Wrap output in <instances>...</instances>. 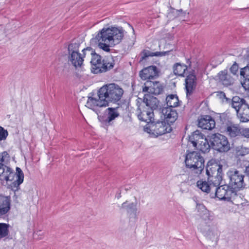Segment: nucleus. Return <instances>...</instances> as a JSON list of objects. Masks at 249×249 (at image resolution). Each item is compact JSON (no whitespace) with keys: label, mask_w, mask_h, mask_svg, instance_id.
Returning a JSON list of instances; mask_svg holds the SVG:
<instances>
[{"label":"nucleus","mask_w":249,"mask_h":249,"mask_svg":"<svg viewBox=\"0 0 249 249\" xmlns=\"http://www.w3.org/2000/svg\"><path fill=\"white\" fill-rule=\"evenodd\" d=\"M241 127L238 124L230 123L224 127L225 133L231 138L241 136Z\"/></svg>","instance_id":"nucleus-21"},{"label":"nucleus","mask_w":249,"mask_h":249,"mask_svg":"<svg viewBox=\"0 0 249 249\" xmlns=\"http://www.w3.org/2000/svg\"><path fill=\"white\" fill-rule=\"evenodd\" d=\"M160 112L164 116L167 124H169L174 123L178 117L177 111L172 108L162 107Z\"/></svg>","instance_id":"nucleus-18"},{"label":"nucleus","mask_w":249,"mask_h":249,"mask_svg":"<svg viewBox=\"0 0 249 249\" xmlns=\"http://www.w3.org/2000/svg\"><path fill=\"white\" fill-rule=\"evenodd\" d=\"M218 77L219 81L225 86H230L233 83V78L226 71H220L218 74Z\"/></svg>","instance_id":"nucleus-28"},{"label":"nucleus","mask_w":249,"mask_h":249,"mask_svg":"<svg viewBox=\"0 0 249 249\" xmlns=\"http://www.w3.org/2000/svg\"><path fill=\"white\" fill-rule=\"evenodd\" d=\"M111 61L108 59H103V63L102 67H100V73L105 72L112 69L114 65V61L112 60V58H111Z\"/></svg>","instance_id":"nucleus-33"},{"label":"nucleus","mask_w":249,"mask_h":249,"mask_svg":"<svg viewBox=\"0 0 249 249\" xmlns=\"http://www.w3.org/2000/svg\"><path fill=\"white\" fill-rule=\"evenodd\" d=\"M124 30L122 27L103 28L96 36L90 40L91 44H98L99 48L109 52L110 51L109 46L106 43L100 42H107L113 44L119 43L124 37Z\"/></svg>","instance_id":"nucleus-2"},{"label":"nucleus","mask_w":249,"mask_h":249,"mask_svg":"<svg viewBox=\"0 0 249 249\" xmlns=\"http://www.w3.org/2000/svg\"><path fill=\"white\" fill-rule=\"evenodd\" d=\"M160 71L159 69L154 65L143 68L139 72V76L142 80L151 81L159 77Z\"/></svg>","instance_id":"nucleus-12"},{"label":"nucleus","mask_w":249,"mask_h":249,"mask_svg":"<svg viewBox=\"0 0 249 249\" xmlns=\"http://www.w3.org/2000/svg\"><path fill=\"white\" fill-rule=\"evenodd\" d=\"M10 161V156L7 151L0 153V174L1 171L9 167L7 165Z\"/></svg>","instance_id":"nucleus-29"},{"label":"nucleus","mask_w":249,"mask_h":249,"mask_svg":"<svg viewBox=\"0 0 249 249\" xmlns=\"http://www.w3.org/2000/svg\"><path fill=\"white\" fill-rule=\"evenodd\" d=\"M83 52V58L86 56V55L88 56H91V58L93 57V56L96 54L97 53H95V50L92 49L90 47H88L82 50Z\"/></svg>","instance_id":"nucleus-37"},{"label":"nucleus","mask_w":249,"mask_h":249,"mask_svg":"<svg viewBox=\"0 0 249 249\" xmlns=\"http://www.w3.org/2000/svg\"><path fill=\"white\" fill-rule=\"evenodd\" d=\"M209 182L206 181L200 180L197 181L196 185L197 187L202 191L207 193H213V189H214V181L211 179H208Z\"/></svg>","instance_id":"nucleus-24"},{"label":"nucleus","mask_w":249,"mask_h":249,"mask_svg":"<svg viewBox=\"0 0 249 249\" xmlns=\"http://www.w3.org/2000/svg\"><path fill=\"white\" fill-rule=\"evenodd\" d=\"M68 60L75 68L81 67L84 61L83 55L79 52H72L69 54Z\"/></svg>","instance_id":"nucleus-25"},{"label":"nucleus","mask_w":249,"mask_h":249,"mask_svg":"<svg viewBox=\"0 0 249 249\" xmlns=\"http://www.w3.org/2000/svg\"><path fill=\"white\" fill-rule=\"evenodd\" d=\"M103 63V60H102V56L101 55L97 53L94 56H93L90 61L91 72L95 74L99 73L100 71H101L100 67H102Z\"/></svg>","instance_id":"nucleus-23"},{"label":"nucleus","mask_w":249,"mask_h":249,"mask_svg":"<svg viewBox=\"0 0 249 249\" xmlns=\"http://www.w3.org/2000/svg\"><path fill=\"white\" fill-rule=\"evenodd\" d=\"M239 66L237 63L235 62L231 67L230 71L234 75H236L238 72Z\"/></svg>","instance_id":"nucleus-43"},{"label":"nucleus","mask_w":249,"mask_h":249,"mask_svg":"<svg viewBox=\"0 0 249 249\" xmlns=\"http://www.w3.org/2000/svg\"><path fill=\"white\" fill-rule=\"evenodd\" d=\"M143 103L145 105V107L153 111L161 109V107L158 99L149 94H144L143 98Z\"/></svg>","instance_id":"nucleus-14"},{"label":"nucleus","mask_w":249,"mask_h":249,"mask_svg":"<svg viewBox=\"0 0 249 249\" xmlns=\"http://www.w3.org/2000/svg\"><path fill=\"white\" fill-rule=\"evenodd\" d=\"M10 209V197L0 194V218L5 217Z\"/></svg>","instance_id":"nucleus-16"},{"label":"nucleus","mask_w":249,"mask_h":249,"mask_svg":"<svg viewBox=\"0 0 249 249\" xmlns=\"http://www.w3.org/2000/svg\"><path fill=\"white\" fill-rule=\"evenodd\" d=\"M121 197V193H119L118 195L117 196V198H119Z\"/></svg>","instance_id":"nucleus-46"},{"label":"nucleus","mask_w":249,"mask_h":249,"mask_svg":"<svg viewBox=\"0 0 249 249\" xmlns=\"http://www.w3.org/2000/svg\"><path fill=\"white\" fill-rule=\"evenodd\" d=\"M142 88V91L149 94L158 95L163 91V87L159 81H146Z\"/></svg>","instance_id":"nucleus-13"},{"label":"nucleus","mask_w":249,"mask_h":249,"mask_svg":"<svg viewBox=\"0 0 249 249\" xmlns=\"http://www.w3.org/2000/svg\"><path fill=\"white\" fill-rule=\"evenodd\" d=\"M145 132L158 137L172 131V127L170 124H167L165 121H158L155 122L154 121L147 124L144 127Z\"/></svg>","instance_id":"nucleus-8"},{"label":"nucleus","mask_w":249,"mask_h":249,"mask_svg":"<svg viewBox=\"0 0 249 249\" xmlns=\"http://www.w3.org/2000/svg\"><path fill=\"white\" fill-rule=\"evenodd\" d=\"M186 63L187 65L181 64L180 63H176L173 66V72L176 75L182 77L184 76V73L188 69H191V61L189 58L187 59Z\"/></svg>","instance_id":"nucleus-19"},{"label":"nucleus","mask_w":249,"mask_h":249,"mask_svg":"<svg viewBox=\"0 0 249 249\" xmlns=\"http://www.w3.org/2000/svg\"><path fill=\"white\" fill-rule=\"evenodd\" d=\"M98 108L97 107L96 109L98 110V114H97L98 120L106 126H108L112 125V121L120 116V113L118 111L119 107L107 108L103 115L100 114L101 112Z\"/></svg>","instance_id":"nucleus-11"},{"label":"nucleus","mask_w":249,"mask_h":249,"mask_svg":"<svg viewBox=\"0 0 249 249\" xmlns=\"http://www.w3.org/2000/svg\"><path fill=\"white\" fill-rule=\"evenodd\" d=\"M204 135L198 130H196L193 132L189 137V141L193 144V146L197 147V145L204 138Z\"/></svg>","instance_id":"nucleus-27"},{"label":"nucleus","mask_w":249,"mask_h":249,"mask_svg":"<svg viewBox=\"0 0 249 249\" xmlns=\"http://www.w3.org/2000/svg\"><path fill=\"white\" fill-rule=\"evenodd\" d=\"M241 83L245 90H249V78L247 80H243Z\"/></svg>","instance_id":"nucleus-44"},{"label":"nucleus","mask_w":249,"mask_h":249,"mask_svg":"<svg viewBox=\"0 0 249 249\" xmlns=\"http://www.w3.org/2000/svg\"><path fill=\"white\" fill-rule=\"evenodd\" d=\"M140 112L138 115V117L139 120L142 121L147 122L149 124L154 120V112L153 111L147 109V108L144 107L142 110L140 107L139 108Z\"/></svg>","instance_id":"nucleus-22"},{"label":"nucleus","mask_w":249,"mask_h":249,"mask_svg":"<svg viewBox=\"0 0 249 249\" xmlns=\"http://www.w3.org/2000/svg\"><path fill=\"white\" fill-rule=\"evenodd\" d=\"M173 51V49H171L168 51H163V52H156L155 53H151L150 51L143 50L141 53V58L140 60V62H142L144 59L148 56H163L166 55H169L171 54V52Z\"/></svg>","instance_id":"nucleus-26"},{"label":"nucleus","mask_w":249,"mask_h":249,"mask_svg":"<svg viewBox=\"0 0 249 249\" xmlns=\"http://www.w3.org/2000/svg\"><path fill=\"white\" fill-rule=\"evenodd\" d=\"M209 138V135L207 138H205L198 143V149H199L202 152L204 153H208L210 151L211 146V143L208 140Z\"/></svg>","instance_id":"nucleus-30"},{"label":"nucleus","mask_w":249,"mask_h":249,"mask_svg":"<svg viewBox=\"0 0 249 249\" xmlns=\"http://www.w3.org/2000/svg\"><path fill=\"white\" fill-rule=\"evenodd\" d=\"M8 134L7 131L1 126H0V141L5 140Z\"/></svg>","instance_id":"nucleus-40"},{"label":"nucleus","mask_w":249,"mask_h":249,"mask_svg":"<svg viewBox=\"0 0 249 249\" xmlns=\"http://www.w3.org/2000/svg\"><path fill=\"white\" fill-rule=\"evenodd\" d=\"M245 59L247 61V64H249V50L247 51V54L245 55Z\"/></svg>","instance_id":"nucleus-45"},{"label":"nucleus","mask_w":249,"mask_h":249,"mask_svg":"<svg viewBox=\"0 0 249 249\" xmlns=\"http://www.w3.org/2000/svg\"><path fill=\"white\" fill-rule=\"evenodd\" d=\"M205 160L200 154L196 151H186L185 159L186 167L200 174L204 168Z\"/></svg>","instance_id":"nucleus-5"},{"label":"nucleus","mask_w":249,"mask_h":249,"mask_svg":"<svg viewBox=\"0 0 249 249\" xmlns=\"http://www.w3.org/2000/svg\"><path fill=\"white\" fill-rule=\"evenodd\" d=\"M9 224L0 223V239L8 235L9 232Z\"/></svg>","instance_id":"nucleus-34"},{"label":"nucleus","mask_w":249,"mask_h":249,"mask_svg":"<svg viewBox=\"0 0 249 249\" xmlns=\"http://www.w3.org/2000/svg\"><path fill=\"white\" fill-rule=\"evenodd\" d=\"M214 184V189L210 194L211 198L217 197L219 200H224L232 202L237 197V193L233 189H231L229 184Z\"/></svg>","instance_id":"nucleus-7"},{"label":"nucleus","mask_w":249,"mask_h":249,"mask_svg":"<svg viewBox=\"0 0 249 249\" xmlns=\"http://www.w3.org/2000/svg\"><path fill=\"white\" fill-rule=\"evenodd\" d=\"M166 107L173 108L178 107L179 105V100L176 94H171L166 97Z\"/></svg>","instance_id":"nucleus-31"},{"label":"nucleus","mask_w":249,"mask_h":249,"mask_svg":"<svg viewBox=\"0 0 249 249\" xmlns=\"http://www.w3.org/2000/svg\"><path fill=\"white\" fill-rule=\"evenodd\" d=\"M213 149L219 152H225L230 149V144L227 138L219 133L209 135V139Z\"/></svg>","instance_id":"nucleus-10"},{"label":"nucleus","mask_w":249,"mask_h":249,"mask_svg":"<svg viewBox=\"0 0 249 249\" xmlns=\"http://www.w3.org/2000/svg\"><path fill=\"white\" fill-rule=\"evenodd\" d=\"M244 172L241 168H231L227 172V176L229 179L228 184L231 189L235 192L246 188V184L244 182Z\"/></svg>","instance_id":"nucleus-4"},{"label":"nucleus","mask_w":249,"mask_h":249,"mask_svg":"<svg viewBox=\"0 0 249 249\" xmlns=\"http://www.w3.org/2000/svg\"><path fill=\"white\" fill-rule=\"evenodd\" d=\"M1 172L2 174H0V180L13 181L9 185V188L14 191H18L24 179V174L21 169L17 167L16 172H15L9 167L2 170Z\"/></svg>","instance_id":"nucleus-3"},{"label":"nucleus","mask_w":249,"mask_h":249,"mask_svg":"<svg viewBox=\"0 0 249 249\" xmlns=\"http://www.w3.org/2000/svg\"><path fill=\"white\" fill-rule=\"evenodd\" d=\"M205 235L209 239L212 241L217 242L218 239L219 232L216 228L214 227H205L202 225H200L199 228Z\"/></svg>","instance_id":"nucleus-20"},{"label":"nucleus","mask_w":249,"mask_h":249,"mask_svg":"<svg viewBox=\"0 0 249 249\" xmlns=\"http://www.w3.org/2000/svg\"><path fill=\"white\" fill-rule=\"evenodd\" d=\"M196 80L197 79L195 74V70H192L190 73L186 76L185 81V89L187 96L189 95L192 94L193 91L195 89L197 84Z\"/></svg>","instance_id":"nucleus-15"},{"label":"nucleus","mask_w":249,"mask_h":249,"mask_svg":"<svg viewBox=\"0 0 249 249\" xmlns=\"http://www.w3.org/2000/svg\"><path fill=\"white\" fill-rule=\"evenodd\" d=\"M249 153V148L242 147L240 150L237 151V155L239 156H244Z\"/></svg>","instance_id":"nucleus-41"},{"label":"nucleus","mask_w":249,"mask_h":249,"mask_svg":"<svg viewBox=\"0 0 249 249\" xmlns=\"http://www.w3.org/2000/svg\"><path fill=\"white\" fill-rule=\"evenodd\" d=\"M216 96L219 99L222 100V102H224V100H225V102L227 103H229L230 105L231 106V102L232 101V98L231 99L227 98L226 96L225 93L222 91H218L216 92Z\"/></svg>","instance_id":"nucleus-38"},{"label":"nucleus","mask_w":249,"mask_h":249,"mask_svg":"<svg viewBox=\"0 0 249 249\" xmlns=\"http://www.w3.org/2000/svg\"><path fill=\"white\" fill-rule=\"evenodd\" d=\"M231 107L236 110L237 117L241 122L249 121V104L245 99L238 96L233 97Z\"/></svg>","instance_id":"nucleus-6"},{"label":"nucleus","mask_w":249,"mask_h":249,"mask_svg":"<svg viewBox=\"0 0 249 249\" xmlns=\"http://www.w3.org/2000/svg\"><path fill=\"white\" fill-rule=\"evenodd\" d=\"M241 136L249 138V128H241Z\"/></svg>","instance_id":"nucleus-42"},{"label":"nucleus","mask_w":249,"mask_h":249,"mask_svg":"<svg viewBox=\"0 0 249 249\" xmlns=\"http://www.w3.org/2000/svg\"><path fill=\"white\" fill-rule=\"evenodd\" d=\"M202 213H200V216L205 222L207 221H212V216L210 215L209 211L204 206H202Z\"/></svg>","instance_id":"nucleus-36"},{"label":"nucleus","mask_w":249,"mask_h":249,"mask_svg":"<svg viewBox=\"0 0 249 249\" xmlns=\"http://www.w3.org/2000/svg\"><path fill=\"white\" fill-rule=\"evenodd\" d=\"M121 209L125 210L128 213L136 215L137 212L136 204L134 203H128V201L124 202Z\"/></svg>","instance_id":"nucleus-32"},{"label":"nucleus","mask_w":249,"mask_h":249,"mask_svg":"<svg viewBox=\"0 0 249 249\" xmlns=\"http://www.w3.org/2000/svg\"><path fill=\"white\" fill-rule=\"evenodd\" d=\"M80 44L79 42H72L69 44L68 46V53L69 54H71L72 52H79V48L80 47Z\"/></svg>","instance_id":"nucleus-35"},{"label":"nucleus","mask_w":249,"mask_h":249,"mask_svg":"<svg viewBox=\"0 0 249 249\" xmlns=\"http://www.w3.org/2000/svg\"><path fill=\"white\" fill-rule=\"evenodd\" d=\"M240 74L243 77V80L249 79V64L240 70Z\"/></svg>","instance_id":"nucleus-39"},{"label":"nucleus","mask_w":249,"mask_h":249,"mask_svg":"<svg viewBox=\"0 0 249 249\" xmlns=\"http://www.w3.org/2000/svg\"><path fill=\"white\" fill-rule=\"evenodd\" d=\"M223 166L217 162L209 161L206 166V174L208 179L214 181L215 184L220 185L223 179Z\"/></svg>","instance_id":"nucleus-9"},{"label":"nucleus","mask_w":249,"mask_h":249,"mask_svg":"<svg viewBox=\"0 0 249 249\" xmlns=\"http://www.w3.org/2000/svg\"><path fill=\"white\" fill-rule=\"evenodd\" d=\"M123 93L124 90L119 85L115 83L107 84L98 90V98L88 97L86 106L98 114L97 107L108 106L109 101L113 103L119 101Z\"/></svg>","instance_id":"nucleus-1"},{"label":"nucleus","mask_w":249,"mask_h":249,"mask_svg":"<svg viewBox=\"0 0 249 249\" xmlns=\"http://www.w3.org/2000/svg\"><path fill=\"white\" fill-rule=\"evenodd\" d=\"M198 126L203 129L212 130L215 127V122L211 116H202L198 120Z\"/></svg>","instance_id":"nucleus-17"},{"label":"nucleus","mask_w":249,"mask_h":249,"mask_svg":"<svg viewBox=\"0 0 249 249\" xmlns=\"http://www.w3.org/2000/svg\"><path fill=\"white\" fill-rule=\"evenodd\" d=\"M178 11L179 12H182V9H180V10H178Z\"/></svg>","instance_id":"nucleus-47"}]
</instances>
